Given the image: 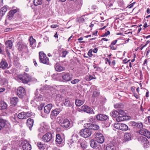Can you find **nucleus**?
I'll return each instance as SVG.
<instances>
[{"label":"nucleus","mask_w":150,"mask_h":150,"mask_svg":"<svg viewBox=\"0 0 150 150\" xmlns=\"http://www.w3.org/2000/svg\"><path fill=\"white\" fill-rule=\"evenodd\" d=\"M92 132L91 130L88 128L85 127V129H82L79 133L81 136L87 138L90 137L91 134Z\"/></svg>","instance_id":"20e7f679"},{"label":"nucleus","mask_w":150,"mask_h":150,"mask_svg":"<svg viewBox=\"0 0 150 150\" xmlns=\"http://www.w3.org/2000/svg\"><path fill=\"white\" fill-rule=\"evenodd\" d=\"M55 70L58 72H61L64 71L65 69L64 67L62 66L59 64L56 63L54 66Z\"/></svg>","instance_id":"5701e85b"},{"label":"nucleus","mask_w":150,"mask_h":150,"mask_svg":"<svg viewBox=\"0 0 150 150\" xmlns=\"http://www.w3.org/2000/svg\"><path fill=\"white\" fill-rule=\"evenodd\" d=\"M61 77L64 81L63 82H68L72 79V75L69 72H64L62 73Z\"/></svg>","instance_id":"0eeeda50"},{"label":"nucleus","mask_w":150,"mask_h":150,"mask_svg":"<svg viewBox=\"0 0 150 150\" xmlns=\"http://www.w3.org/2000/svg\"><path fill=\"white\" fill-rule=\"evenodd\" d=\"M32 115L33 113L30 111L23 112L19 113L17 115V117L20 119H25L28 117H30Z\"/></svg>","instance_id":"7ed1b4c3"},{"label":"nucleus","mask_w":150,"mask_h":150,"mask_svg":"<svg viewBox=\"0 0 150 150\" xmlns=\"http://www.w3.org/2000/svg\"><path fill=\"white\" fill-rule=\"evenodd\" d=\"M90 144L91 147L93 149H99L100 146L98 145L94 140L92 139L90 142Z\"/></svg>","instance_id":"a878e982"},{"label":"nucleus","mask_w":150,"mask_h":150,"mask_svg":"<svg viewBox=\"0 0 150 150\" xmlns=\"http://www.w3.org/2000/svg\"><path fill=\"white\" fill-rule=\"evenodd\" d=\"M118 113V117L116 118L117 121H121L126 120V116L124 110L121 109L117 110Z\"/></svg>","instance_id":"39448f33"},{"label":"nucleus","mask_w":150,"mask_h":150,"mask_svg":"<svg viewBox=\"0 0 150 150\" xmlns=\"http://www.w3.org/2000/svg\"><path fill=\"white\" fill-rule=\"evenodd\" d=\"M19 101V99L17 97H14L10 98V103L14 106H16Z\"/></svg>","instance_id":"4be33fe9"},{"label":"nucleus","mask_w":150,"mask_h":150,"mask_svg":"<svg viewBox=\"0 0 150 150\" xmlns=\"http://www.w3.org/2000/svg\"><path fill=\"white\" fill-rule=\"evenodd\" d=\"M108 116L104 114H98L96 116V118L98 121H103L106 120L108 119Z\"/></svg>","instance_id":"ddd939ff"},{"label":"nucleus","mask_w":150,"mask_h":150,"mask_svg":"<svg viewBox=\"0 0 150 150\" xmlns=\"http://www.w3.org/2000/svg\"><path fill=\"white\" fill-rule=\"evenodd\" d=\"M39 58L40 61L41 62L46 64H49V58L43 52H39Z\"/></svg>","instance_id":"f03ea898"},{"label":"nucleus","mask_w":150,"mask_h":150,"mask_svg":"<svg viewBox=\"0 0 150 150\" xmlns=\"http://www.w3.org/2000/svg\"><path fill=\"white\" fill-rule=\"evenodd\" d=\"M72 141V140L70 141L68 143V144L70 148H73L74 146V143L71 142Z\"/></svg>","instance_id":"3c124183"},{"label":"nucleus","mask_w":150,"mask_h":150,"mask_svg":"<svg viewBox=\"0 0 150 150\" xmlns=\"http://www.w3.org/2000/svg\"><path fill=\"white\" fill-rule=\"evenodd\" d=\"M147 139L143 136L140 137L139 138V141L142 144H146L147 142Z\"/></svg>","instance_id":"473e14b6"},{"label":"nucleus","mask_w":150,"mask_h":150,"mask_svg":"<svg viewBox=\"0 0 150 150\" xmlns=\"http://www.w3.org/2000/svg\"><path fill=\"white\" fill-rule=\"evenodd\" d=\"M117 40H115L114 41H113L111 43L110 45H115L116 43H117Z\"/></svg>","instance_id":"13d9d810"},{"label":"nucleus","mask_w":150,"mask_h":150,"mask_svg":"<svg viewBox=\"0 0 150 150\" xmlns=\"http://www.w3.org/2000/svg\"><path fill=\"white\" fill-rule=\"evenodd\" d=\"M8 64L5 60H2L0 63V68L5 69L7 67Z\"/></svg>","instance_id":"c85d7f7f"},{"label":"nucleus","mask_w":150,"mask_h":150,"mask_svg":"<svg viewBox=\"0 0 150 150\" xmlns=\"http://www.w3.org/2000/svg\"><path fill=\"white\" fill-rule=\"evenodd\" d=\"M17 93L19 98H22L23 96L25 95L26 92L24 88L20 86L17 89Z\"/></svg>","instance_id":"1a4fd4ad"},{"label":"nucleus","mask_w":150,"mask_h":150,"mask_svg":"<svg viewBox=\"0 0 150 150\" xmlns=\"http://www.w3.org/2000/svg\"><path fill=\"white\" fill-rule=\"evenodd\" d=\"M105 61H106V64H107V62L108 63V64L110 65L111 64V62L110 60L108 58H106L105 59Z\"/></svg>","instance_id":"6e6d98bb"},{"label":"nucleus","mask_w":150,"mask_h":150,"mask_svg":"<svg viewBox=\"0 0 150 150\" xmlns=\"http://www.w3.org/2000/svg\"><path fill=\"white\" fill-rule=\"evenodd\" d=\"M34 122L33 120L31 118H28L27 120L26 125L30 130H32V128Z\"/></svg>","instance_id":"aec40b11"},{"label":"nucleus","mask_w":150,"mask_h":150,"mask_svg":"<svg viewBox=\"0 0 150 150\" xmlns=\"http://www.w3.org/2000/svg\"><path fill=\"white\" fill-rule=\"evenodd\" d=\"M93 51V50L92 49H90L88 51V55L90 57H91L93 56V54H92V52Z\"/></svg>","instance_id":"8fccbe9b"},{"label":"nucleus","mask_w":150,"mask_h":150,"mask_svg":"<svg viewBox=\"0 0 150 150\" xmlns=\"http://www.w3.org/2000/svg\"><path fill=\"white\" fill-rule=\"evenodd\" d=\"M149 25H148L146 23H145L143 25V27L144 28H146V27H148Z\"/></svg>","instance_id":"e2e57ef3"},{"label":"nucleus","mask_w":150,"mask_h":150,"mask_svg":"<svg viewBox=\"0 0 150 150\" xmlns=\"http://www.w3.org/2000/svg\"><path fill=\"white\" fill-rule=\"evenodd\" d=\"M4 14H5L3 12H1L0 11V20H1L2 16Z\"/></svg>","instance_id":"052dcab7"},{"label":"nucleus","mask_w":150,"mask_h":150,"mask_svg":"<svg viewBox=\"0 0 150 150\" xmlns=\"http://www.w3.org/2000/svg\"><path fill=\"white\" fill-rule=\"evenodd\" d=\"M80 81V80L78 79H75L71 81V82L72 84H74L77 83H78Z\"/></svg>","instance_id":"de8ad7c7"},{"label":"nucleus","mask_w":150,"mask_h":150,"mask_svg":"<svg viewBox=\"0 0 150 150\" xmlns=\"http://www.w3.org/2000/svg\"><path fill=\"white\" fill-rule=\"evenodd\" d=\"M70 125L69 121L67 119H65L60 124V125L62 127L65 128L69 127Z\"/></svg>","instance_id":"412c9836"},{"label":"nucleus","mask_w":150,"mask_h":150,"mask_svg":"<svg viewBox=\"0 0 150 150\" xmlns=\"http://www.w3.org/2000/svg\"><path fill=\"white\" fill-rule=\"evenodd\" d=\"M110 34V32L109 31H107L105 32L104 35L102 36L103 37L106 36Z\"/></svg>","instance_id":"603ef678"},{"label":"nucleus","mask_w":150,"mask_h":150,"mask_svg":"<svg viewBox=\"0 0 150 150\" xmlns=\"http://www.w3.org/2000/svg\"><path fill=\"white\" fill-rule=\"evenodd\" d=\"M59 25H57V24H56V25L53 24V25H52L51 26V27L52 28H57V27H59Z\"/></svg>","instance_id":"5fc2aeb1"},{"label":"nucleus","mask_w":150,"mask_h":150,"mask_svg":"<svg viewBox=\"0 0 150 150\" xmlns=\"http://www.w3.org/2000/svg\"><path fill=\"white\" fill-rule=\"evenodd\" d=\"M14 65L17 67L20 66V64L17 60H14L13 62Z\"/></svg>","instance_id":"09e8293b"},{"label":"nucleus","mask_w":150,"mask_h":150,"mask_svg":"<svg viewBox=\"0 0 150 150\" xmlns=\"http://www.w3.org/2000/svg\"><path fill=\"white\" fill-rule=\"evenodd\" d=\"M68 53V52L67 51H62L61 54H62V57H65L66 55Z\"/></svg>","instance_id":"49530a36"},{"label":"nucleus","mask_w":150,"mask_h":150,"mask_svg":"<svg viewBox=\"0 0 150 150\" xmlns=\"http://www.w3.org/2000/svg\"><path fill=\"white\" fill-rule=\"evenodd\" d=\"M96 140L99 143L102 144L104 141V137L103 135L101 133H97L96 135Z\"/></svg>","instance_id":"9d476101"},{"label":"nucleus","mask_w":150,"mask_h":150,"mask_svg":"<svg viewBox=\"0 0 150 150\" xmlns=\"http://www.w3.org/2000/svg\"><path fill=\"white\" fill-rule=\"evenodd\" d=\"M67 6H68V8H71L72 7V5L70 3L69 4L67 5Z\"/></svg>","instance_id":"338daca9"},{"label":"nucleus","mask_w":150,"mask_h":150,"mask_svg":"<svg viewBox=\"0 0 150 150\" xmlns=\"http://www.w3.org/2000/svg\"><path fill=\"white\" fill-rule=\"evenodd\" d=\"M146 13L148 14H149L150 13V9L149 8H148L146 10Z\"/></svg>","instance_id":"774afa93"},{"label":"nucleus","mask_w":150,"mask_h":150,"mask_svg":"<svg viewBox=\"0 0 150 150\" xmlns=\"http://www.w3.org/2000/svg\"><path fill=\"white\" fill-rule=\"evenodd\" d=\"M116 146L114 141L108 144L106 147V150H115Z\"/></svg>","instance_id":"dca6fc26"},{"label":"nucleus","mask_w":150,"mask_h":150,"mask_svg":"<svg viewBox=\"0 0 150 150\" xmlns=\"http://www.w3.org/2000/svg\"><path fill=\"white\" fill-rule=\"evenodd\" d=\"M62 111L60 108H56L51 112V115L52 117L56 116Z\"/></svg>","instance_id":"393cba45"},{"label":"nucleus","mask_w":150,"mask_h":150,"mask_svg":"<svg viewBox=\"0 0 150 150\" xmlns=\"http://www.w3.org/2000/svg\"><path fill=\"white\" fill-rule=\"evenodd\" d=\"M42 0H33V4L35 6H38L42 4Z\"/></svg>","instance_id":"e433bc0d"},{"label":"nucleus","mask_w":150,"mask_h":150,"mask_svg":"<svg viewBox=\"0 0 150 150\" xmlns=\"http://www.w3.org/2000/svg\"><path fill=\"white\" fill-rule=\"evenodd\" d=\"M100 93L98 91H94L93 95V96L94 97H96L99 96Z\"/></svg>","instance_id":"a18cd8bd"},{"label":"nucleus","mask_w":150,"mask_h":150,"mask_svg":"<svg viewBox=\"0 0 150 150\" xmlns=\"http://www.w3.org/2000/svg\"><path fill=\"white\" fill-rule=\"evenodd\" d=\"M98 50V49L96 47L93 49V52L94 53H96L97 52Z\"/></svg>","instance_id":"680f3d73"},{"label":"nucleus","mask_w":150,"mask_h":150,"mask_svg":"<svg viewBox=\"0 0 150 150\" xmlns=\"http://www.w3.org/2000/svg\"><path fill=\"white\" fill-rule=\"evenodd\" d=\"M55 141L58 144H60L63 143L64 142V140L63 138L61 137L60 134H57L56 135Z\"/></svg>","instance_id":"b1692460"},{"label":"nucleus","mask_w":150,"mask_h":150,"mask_svg":"<svg viewBox=\"0 0 150 150\" xmlns=\"http://www.w3.org/2000/svg\"><path fill=\"white\" fill-rule=\"evenodd\" d=\"M33 63H34L35 66H38V64H37L36 61L34 59H33Z\"/></svg>","instance_id":"0e129e2a"},{"label":"nucleus","mask_w":150,"mask_h":150,"mask_svg":"<svg viewBox=\"0 0 150 150\" xmlns=\"http://www.w3.org/2000/svg\"><path fill=\"white\" fill-rule=\"evenodd\" d=\"M139 133L141 134L146 137L148 138H150V132L147 129H141L139 131Z\"/></svg>","instance_id":"f3484780"},{"label":"nucleus","mask_w":150,"mask_h":150,"mask_svg":"<svg viewBox=\"0 0 150 150\" xmlns=\"http://www.w3.org/2000/svg\"><path fill=\"white\" fill-rule=\"evenodd\" d=\"M130 124L134 128L140 129L143 127L142 123L140 122L133 121L131 122Z\"/></svg>","instance_id":"6ab92c4d"},{"label":"nucleus","mask_w":150,"mask_h":150,"mask_svg":"<svg viewBox=\"0 0 150 150\" xmlns=\"http://www.w3.org/2000/svg\"><path fill=\"white\" fill-rule=\"evenodd\" d=\"M111 115L114 118L118 117L119 115L117 110L112 111L111 112Z\"/></svg>","instance_id":"58836bf2"},{"label":"nucleus","mask_w":150,"mask_h":150,"mask_svg":"<svg viewBox=\"0 0 150 150\" xmlns=\"http://www.w3.org/2000/svg\"><path fill=\"white\" fill-rule=\"evenodd\" d=\"M84 103V101L83 100H76L75 101V104L77 106H80Z\"/></svg>","instance_id":"c9c22d12"},{"label":"nucleus","mask_w":150,"mask_h":150,"mask_svg":"<svg viewBox=\"0 0 150 150\" xmlns=\"http://www.w3.org/2000/svg\"><path fill=\"white\" fill-rule=\"evenodd\" d=\"M18 49L19 51H22L23 49L26 47L25 45L23 44L18 43L17 44Z\"/></svg>","instance_id":"ea45409f"},{"label":"nucleus","mask_w":150,"mask_h":150,"mask_svg":"<svg viewBox=\"0 0 150 150\" xmlns=\"http://www.w3.org/2000/svg\"><path fill=\"white\" fill-rule=\"evenodd\" d=\"M84 127H85L88 128L91 130L92 129L94 130H98L99 128V126L95 124L87 123L84 124Z\"/></svg>","instance_id":"9b49d317"},{"label":"nucleus","mask_w":150,"mask_h":150,"mask_svg":"<svg viewBox=\"0 0 150 150\" xmlns=\"http://www.w3.org/2000/svg\"><path fill=\"white\" fill-rule=\"evenodd\" d=\"M7 11V7L5 6H4L3 7L1 8L0 10V11L1 12H3L5 14Z\"/></svg>","instance_id":"c03bdc74"},{"label":"nucleus","mask_w":150,"mask_h":150,"mask_svg":"<svg viewBox=\"0 0 150 150\" xmlns=\"http://www.w3.org/2000/svg\"><path fill=\"white\" fill-rule=\"evenodd\" d=\"M52 134L51 133H47L42 137V139L44 142H48L52 141Z\"/></svg>","instance_id":"f8f14e48"},{"label":"nucleus","mask_w":150,"mask_h":150,"mask_svg":"<svg viewBox=\"0 0 150 150\" xmlns=\"http://www.w3.org/2000/svg\"><path fill=\"white\" fill-rule=\"evenodd\" d=\"M114 107L115 108H122L123 107V105L121 103H119L115 104Z\"/></svg>","instance_id":"a19ab883"},{"label":"nucleus","mask_w":150,"mask_h":150,"mask_svg":"<svg viewBox=\"0 0 150 150\" xmlns=\"http://www.w3.org/2000/svg\"><path fill=\"white\" fill-rule=\"evenodd\" d=\"M4 14H5L3 12H1L0 11V20H1L2 16Z\"/></svg>","instance_id":"bf43d9fd"},{"label":"nucleus","mask_w":150,"mask_h":150,"mask_svg":"<svg viewBox=\"0 0 150 150\" xmlns=\"http://www.w3.org/2000/svg\"><path fill=\"white\" fill-rule=\"evenodd\" d=\"M37 146L40 149L43 150L45 148V145L40 142H38L37 144Z\"/></svg>","instance_id":"f704fd0d"},{"label":"nucleus","mask_w":150,"mask_h":150,"mask_svg":"<svg viewBox=\"0 0 150 150\" xmlns=\"http://www.w3.org/2000/svg\"><path fill=\"white\" fill-rule=\"evenodd\" d=\"M19 11L18 9H15L10 11L7 16V18L5 20V24L9 23V21L11 20L13 18L14 14Z\"/></svg>","instance_id":"423d86ee"},{"label":"nucleus","mask_w":150,"mask_h":150,"mask_svg":"<svg viewBox=\"0 0 150 150\" xmlns=\"http://www.w3.org/2000/svg\"><path fill=\"white\" fill-rule=\"evenodd\" d=\"M0 125L2 128H8L9 124L7 121L2 118L0 119Z\"/></svg>","instance_id":"a211bd4d"},{"label":"nucleus","mask_w":150,"mask_h":150,"mask_svg":"<svg viewBox=\"0 0 150 150\" xmlns=\"http://www.w3.org/2000/svg\"><path fill=\"white\" fill-rule=\"evenodd\" d=\"M124 138L125 141H129L131 139V134L130 133H126L124 135Z\"/></svg>","instance_id":"72a5a7b5"},{"label":"nucleus","mask_w":150,"mask_h":150,"mask_svg":"<svg viewBox=\"0 0 150 150\" xmlns=\"http://www.w3.org/2000/svg\"><path fill=\"white\" fill-rule=\"evenodd\" d=\"M114 127L121 130L126 131L128 129V126L125 124L119 123H115L114 125Z\"/></svg>","instance_id":"6e6552de"},{"label":"nucleus","mask_w":150,"mask_h":150,"mask_svg":"<svg viewBox=\"0 0 150 150\" xmlns=\"http://www.w3.org/2000/svg\"><path fill=\"white\" fill-rule=\"evenodd\" d=\"M52 108V105L51 104H49L45 106L44 108V111L47 114H48L50 112V110Z\"/></svg>","instance_id":"bb28decb"},{"label":"nucleus","mask_w":150,"mask_h":150,"mask_svg":"<svg viewBox=\"0 0 150 150\" xmlns=\"http://www.w3.org/2000/svg\"><path fill=\"white\" fill-rule=\"evenodd\" d=\"M7 104L4 101H1L0 102V110H4L6 109Z\"/></svg>","instance_id":"7c9ffc66"},{"label":"nucleus","mask_w":150,"mask_h":150,"mask_svg":"<svg viewBox=\"0 0 150 150\" xmlns=\"http://www.w3.org/2000/svg\"><path fill=\"white\" fill-rule=\"evenodd\" d=\"M64 105L66 107H70L72 106V103L71 102L70 98H67L65 99Z\"/></svg>","instance_id":"cd10ccee"},{"label":"nucleus","mask_w":150,"mask_h":150,"mask_svg":"<svg viewBox=\"0 0 150 150\" xmlns=\"http://www.w3.org/2000/svg\"><path fill=\"white\" fill-rule=\"evenodd\" d=\"M115 60H113L112 62V65L114 66H115Z\"/></svg>","instance_id":"69168bd1"},{"label":"nucleus","mask_w":150,"mask_h":150,"mask_svg":"<svg viewBox=\"0 0 150 150\" xmlns=\"http://www.w3.org/2000/svg\"><path fill=\"white\" fill-rule=\"evenodd\" d=\"M19 80L23 83H27L30 80V75L27 73H24L23 74L20 75L18 76Z\"/></svg>","instance_id":"f257e3e1"},{"label":"nucleus","mask_w":150,"mask_h":150,"mask_svg":"<svg viewBox=\"0 0 150 150\" xmlns=\"http://www.w3.org/2000/svg\"><path fill=\"white\" fill-rule=\"evenodd\" d=\"M114 45H110V48L112 50H116L117 49V47H115L114 46Z\"/></svg>","instance_id":"4d7b16f0"},{"label":"nucleus","mask_w":150,"mask_h":150,"mask_svg":"<svg viewBox=\"0 0 150 150\" xmlns=\"http://www.w3.org/2000/svg\"><path fill=\"white\" fill-rule=\"evenodd\" d=\"M6 47L7 48L11 49L13 46V42L11 40L7 41L5 43Z\"/></svg>","instance_id":"c756f323"},{"label":"nucleus","mask_w":150,"mask_h":150,"mask_svg":"<svg viewBox=\"0 0 150 150\" xmlns=\"http://www.w3.org/2000/svg\"><path fill=\"white\" fill-rule=\"evenodd\" d=\"M81 108L82 110L87 113L91 114H94V113L93 110L87 106L83 105L81 107Z\"/></svg>","instance_id":"2eb2a0df"},{"label":"nucleus","mask_w":150,"mask_h":150,"mask_svg":"<svg viewBox=\"0 0 150 150\" xmlns=\"http://www.w3.org/2000/svg\"><path fill=\"white\" fill-rule=\"evenodd\" d=\"M29 41L30 42V45L31 46V47H35V46H32L34 43H35L36 41L35 39L33 38L32 36L30 37L29 39Z\"/></svg>","instance_id":"4c0bfd02"},{"label":"nucleus","mask_w":150,"mask_h":150,"mask_svg":"<svg viewBox=\"0 0 150 150\" xmlns=\"http://www.w3.org/2000/svg\"><path fill=\"white\" fill-rule=\"evenodd\" d=\"M23 150H31V146L30 144L27 141H23L21 143Z\"/></svg>","instance_id":"4468645a"},{"label":"nucleus","mask_w":150,"mask_h":150,"mask_svg":"<svg viewBox=\"0 0 150 150\" xmlns=\"http://www.w3.org/2000/svg\"><path fill=\"white\" fill-rule=\"evenodd\" d=\"M86 78L87 81H90L92 79H95V78H94L93 76L90 75L86 76Z\"/></svg>","instance_id":"37998d69"},{"label":"nucleus","mask_w":150,"mask_h":150,"mask_svg":"<svg viewBox=\"0 0 150 150\" xmlns=\"http://www.w3.org/2000/svg\"><path fill=\"white\" fill-rule=\"evenodd\" d=\"M13 30L12 28H7L5 29V32H7L8 31H12Z\"/></svg>","instance_id":"864d4df0"},{"label":"nucleus","mask_w":150,"mask_h":150,"mask_svg":"<svg viewBox=\"0 0 150 150\" xmlns=\"http://www.w3.org/2000/svg\"><path fill=\"white\" fill-rule=\"evenodd\" d=\"M81 146L83 149H85L87 147L86 143L85 141H83L81 143Z\"/></svg>","instance_id":"79ce46f5"},{"label":"nucleus","mask_w":150,"mask_h":150,"mask_svg":"<svg viewBox=\"0 0 150 150\" xmlns=\"http://www.w3.org/2000/svg\"><path fill=\"white\" fill-rule=\"evenodd\" d=\"M39 132L38 135L41 137V134H43L47 132V130L44 127H42L39 128L38 130Z\"/></svg>","instance_id":"2f4dec72"}]
</instances>
